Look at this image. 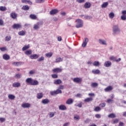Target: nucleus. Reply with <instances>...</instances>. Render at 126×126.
Instances as JSON below:
<instances>
[{
	"mask_svg": "<svg viewBox=\"0 0 126 126\" xmlns=\"http://www.w3.org/2000/svg\"><path fill=\"white\" fill-rule=\"evenodd\" d=\"M94 111H95V112H99V111H101V108L100 107L97 106L94 108Z\"/></svg>",
	"mask_w": 126,
	"mask_h": 126,
	"instance_id": "obj_43",
	"label": "nucleus"
},
{
	"mask_svg": "<svg viewBox=\"0 0 126 126\" xmlns=\"http://www.w3.org/2000/svg\"><path fill=\"white\" fill-rule=\"evenodd\" d=\"M93 101V98L92 97H88L86 99H85L84 101L85 102H92Z\"/></svg>",
	"mask_w": 126,
	"mask_h": 126,
	"instance_id": "obj_27",
	"label": "nucleus"
},
{
	"mask_svg": "<svg viewBox=\"0 0 126 126\" xmlns=\"http://www.w3.org/2000/svg\"><path fill=\"white\" fill-rule=\"evenodd\" d=\"M85 19H92V16H84Z\"/></svg>",
	"mask_w": 126,
	"mask_h": 126,
	"instance_id": "obj_50",
	"label": "nucleus"
},
{
	"mask_svg": "<svg viewBox=\"0 0 126 126\" xmlns=\"http://www.w3.org/2000/svg\"><path fill=\"white\" fill-rule=\"evenodd\" d=\"M53 56V53L50 52L45 54V57L47 58H51Z\"/></svg>",
	"mask_w": 126,
	"mask_h": 126,
	"instance_id": "obj_34",
	"label": "nucleus"
},
{
	"mask_svg": "<svg viewBox=\"0 0 126 126\" xmlns=\"http://www.w3.org/2000/svg\"><path fill=\"white\" fill-rule=\"evenodd\" d=\"M59 13L58 9H53L50 11L49 14H50V15H55V14H57V13Z\"/></svg>",
	"mask_w": 126,
	"mask_h": 126,
	"instance_id": "obj_4",
	"label": "nucleus"
},
{
	"mask_svg": "<svg viewBox=\"0 0 126 126\" xmlns=\"http://www.w3.org/2000/svg\"><path fill=\"white\" fill-rule=\"evenodd\" d=\"M40 23H37V24H35L34 25L33 28L35 29V30H38L39 28H40V27H39V25H40Z\"/></svg>",
	"mask_w": 126,
	"mask_h": 126,
	"instance_id": "obj_26",
	"label": "nucleus"
},
{
	"mask_svg": "<svg viewBox=\"0 0 126 126\" xmlns=\"http://www.w3.org/2000/svg\"><path fill=\"white\" fill-rule=\"evenodd\" d=\"M55 116V113L53 112H51L50 114V118H53Z\"/></svg>",
	"mask_w": 126,
	"mask_h": 126,
	"instance_id": "obj_61",
	"label": "nucleus"
},
{
	"mask_svg": "<svg viewBox=\"0 0 126 126\" xmlns=\"http://www.w3.org/2000/svg\"><path fill=\"white\" fill-rule=\"evenodd\" d=\"M22 2L23 3H27L28 2L29 4H32V2L30 0H22Z\"/></svg>",
	"mask_w": 126,
	"mask_h": 126,
	"instance_id": "obj_23",
	"label": "nucleus"
},
{
	"mask_svg": "<svg viewBox=\"0 0 126 126\" xmlns=\"http://www.w3.org/2000/svg\"><path fill=\"white\" fill-rule=\"evenodd\" d=\"M25 55H31L32 54V50H27L25 52Z\"/></svg>",
	"mask_w": 126,
	"mask_h": 126,
	"instance_id": "obj_37",
	"label": "nucleus"
},
{
	"mask_svg": "<svg viewBox=\"0 0 126 126\" xmlns=\"http://www.w3.org/2000/svg\"><path fill=\"white\" fill-rule=\"evenodd\" d=\"M104 65L105 66V67H110V66L112 65V62L109 61H106L104 63Z\"/></svg>",
	"mask_w": 126,
	"mask_h": 126,
	"instance_id": "obj_7",
	"label": "nucleus"
},
{
	"mask_svg": "<svg viewBox=\"0 0 126 126\" xmlns=\"http://www.w3.org/2000/svg\"><path fill=\"white\" fill-rule=\"evenodd\" d=\"M93 64L94 66H99L100 65V63L99 61H95L93 63Z\"/></svg>",
	"mask_w": 126,
	"mask_h": 126,
	"instance_id": "obj_30",
	"label": "nucleus"
},
{
	"mask_svg": "<svg viewBox=\"0 0 126 126\" xmlns=\"http://www.w3.org/2000/svg\"><path fill=\"white\" fill-rule=\"evenodd\" d=\"M91 87H93V88H95L98 86V83H93L91 85Z\"/></svg>",
	"mask_w": 126,
	"mask_h": 126,
	"instance_id": "obj_32",
	"label": "nucleus"
},
{
	"mask_svg": "<svg viewBox=\"0 0 126 126\" xmlns=\"http://www.w3.org/2000/svg\"><path fill=\"white\" fill-rule=\"evenodd\" d=\"M26 82L30 85H33L34 86L39 85V82L36 80H33L32 78H28L26 80Z\"/></svg>",
	"mask_w": 126,
	"mask_h": 126,
	"instance_id": "obj_1",
	"label": "nucleus"
},
{
	"mask_svg": "<svg viewBox=\"0 0 126 126\" xmlns=\"http://www.w3.org/2000/svg\"><path fill=\"white\" fill-rule=\"evenodd\" d=\"M15 77L16 78H20V77H21V74H17L15 75Z\"/></svg>",
	"mask_w": 126,
	"mask_h": 126,
	"instance_id": "obj_52",
	"label": "nucleus"
},
{
	"mask_svg": "<svg viewBox=\"0 0 126 126\" xmlns=\"http://www.w3.org/2000/svg\"><path fill=\"white\" fill-rule=\"evenodd\" d=\"M73 103V100L71 98H69L66 101V104L67 105H71Z\"/></svg>",
	"mask_w": 126,
	"mask_h": 126,
	"instance_id": "obj_20",
	"label": "nucleus"
},
{
	"mask_svg": "<svg viewBox=\"0 0 126 126\" xmlns=\"http://www.w3.org/2000/svg\"><path fill=\"white\" fill-rule=\"evenodd\" d=\"M59 110H61L62 111H64L66 110V107L63 105H61L59 106Z\"/></svg>",
	"mask_w": 126,
	"mask_h": 126,
	"instance_id": "obj_24",
	"label": "nucleus"
},
{
	"mask_svg": "<svg viewBox=\"0 0 126 126\" xmlns=\"http://www.w3.org/2000/svg\"><path fill=\"white\" fill-rule=\"evenodd\" d=\"M106 106V103H102L99 104V107L101 108H104Z\"/></svg>",
	"mask_w": 126,
	"mask_h": 126,
	"instance_id": "obj_49",
	"label": "nucleus"
},
{
	"mask_svg": "<svg viewBox=\"0 0 126 126\" xmlns=\"http://www.w3.org/2000/svg\"><path fill=\"white\" fill-rule=\"evenodd\" d=\"M22 9L23 10H25V11H27V10H29V9H30V7H29V6L26 5H24Z\"/></svg>",
	"mask_w": 126,
	"mask_h": 126,
	"instance_id": "obj_19",
	"label": "nucleus"
},
{
	"mask_svg": "<svg viewBox=\"0 0 126 126\" xmlns=\"http://www.w3.org/2000/svg\"><path fill=\"white\" fill-rule=\"evenodd\" d=\"M29 74H35V71L32 70L29 72Z\"/></svg>",
	"mask_w": 126,
	"mask_h": 126,
	"instance_id": "obj_60",
	"label": "nucleus"
},
{
	"mask_svg": "<svg viewBox=\"0 0 126 126\" xmlns=\"http://www.w3.org/2000/svg\"><path fill=\"white\" fill-rule=\"evenodd\" d=\"M38 58H39V55L37 54L31 55L30 56V58L32 60H36V59H38Z\"/></svg>",
	"mask_w": 126,
	"mask_h": 126,
	"instance_id": "obj_11",
	"label": "nucleus"
},
{
	"mask_svg": "<svg viewBox=\"0 0 126 126\" xmlns=\"http://www.w3.org/2000/svg\"><path fill=\"white\" fill-rule=\"evenodd\" d=\"M109 17L111 19H113V18L115 17V13H114V12H110L109 14Z\"/></svg>",
	"mask_w": 126,
	"mask_h": 126,
	"instance_id": "obj_31",
	"label": "nucleus"
},
{
	"mask_svg": "<svg viewBox=\"0 0 126 126\" xmlns=\"http://www.w3.org/2000/svg\"><path fill=\"white\" fill-rule=\"evenodd\" d=\"M0 122H1V123H3V122H5V118H0Z\"/></svg>",
	"mask_w": 126,
	"mask_h": 126,
	"instance_id": "obj_53",
	"label": "nucleus"
},
{
	"mask_svg": "<svg viewBox=\"0 0 126 126\" xmlns=\"http://www.w3.org/2000/svg\"><path fill=\"white\" fill-rule=\"evenodd\" d=\"M73 81L75 83H80L82 81V79L78 77L75 78L73 79Z\"/></svg>",
	"mask_w": 126,
	"mask_h": 126,
	"instance_id": "obj_8",
	"label": "nucleus"
},
{
	"mask_svg": "<svg viewBox=\"0 0 126 126\" xmlns=\"http://www.w3.org/2000/svg\"><path fill=\"white\" fill-rule=\"evenodd\" d=\"M12 28L13 29H20V28H22V26H21V25L20 24H14L13 26H12Z\"/></svg>",
	"mask_w": 126,
	"mask_h": 126,
	"instance_id": "obj_5",
	"label": "nucleus"
},
{
	"mask_svg": "<svg viewBox=\"0 0 126 126\" xmlns=\"http://www.w3.org/2000/svg\"><path fill=\"white\" fill-rule=\"evenodd\" d=\"M89 42V39L88 38L86 37L85 38V41H83L82 44V47L83 48H85L86 46L87 45V43Z\"/></svg>",
	"mask_w": 126,
	"mask_h": 126,
	"instance_id": "obj_6",
	"label": "nucleus"
},
{
	"mask_svg": "<svg viewBox=\"0 0 126 126\" xmlns=\"http://www.w3.org/2000/svg\"><path fill=\"white\" fill-rule=\"evenodd\" d=\"M22 107L23 108H30L31 107V104L29 103H25L22 104Z\"/></svg>",
	"mask_w": 126,
	"mask_h": 126,
	"instance_id": "obj_10",
	"label": "nucleus"
},
{
	"mask_svg": "<svg viewBox=\"0 0 126 126\" xmlns=\"http://www.w3.org/2000/svg\"><path fill=\"white\" fill-rule=\"evenodd\" d=\"M122 14H123V15H126V10H123V11H122Z\"/></svg>",
	"mask_w": 126,
	"mask_h": 126,
	"instance_id": "obj_64",
	"label": "nucleus"
},
{
	"mask_svg": "<svg viewBox=\"0 0 126 126\" xmlns=\"http://www.w3.org/2000/svg\"><path fill=\"white\" fill-rule=\"evenodd\" d=\"M8 98L9 99H10V100H14V99H15V96L13 94H9Z\"/></svg>",
	"mask_w": 126,
	"mask_h": 126,
	"instance_id": "obj_36",
	"label": "nucleus"
},
{
	"mask_svg": "<svg viewBox=\"0 0 126 126\" xmlns=\"http://www.w3.org/2000/svg\"><path fill=\"white\" fill-rule=\"evenodd\" d=\"M61 83H62V80L60 79L54 80V84H55L56 85H59V84H61Z\"/></svg>",
	"mask_w": 126,
	"mask_h": 126,
	"instance_id": "obj_15",
	"label": "nucleus"
},
{
	"mask_svg": "<svg viewBox=\"0 0 126 126\" xmlns=\"http://www.w3.org/2000/svg\"><path fill=\"white\" fill-rule=\"evenodd\" d=\"M30 18H31V19H37V16H36V15H33V14L30 15Z\"/></svg>",
	"mask_w": 126,
	"mask_h": 126,
	"instance_id": "obj_39",
	"label": "nucleus"
},
{
	"mask_svg": "<svg viewBox=\"0 0 126 126\" xmlns=\"http://www.w3.org/2000/svg\"><path fill=\"white\" fill-rule=\"evenodd\" d=\"M95 117L96 119H100L101 118V115L97 114L95 115Z\"/></svg>",
	"mask_w": 126,
	"mask_h": 126,
	"instance_id": "obj_56",
	"label": "nucleus"
},
{
	"mask_svg": "<svg viewBox=\"0 0 126 126\" xmlns=\"http://www.w3.org/2000/svg\"><path fill=\"white\" fill-rule=\"evenodd\" d=\"M112 90H113V87L111 86L107 87L104 89L105 92H110V91H112Z\"/></svg>",
	"mask_w": 126,
	"mask_h": 126,
	"instance_id": "obj_13",
	"label": "nucleus"
},
{
	"mask_svg": "<svg viewBox=\"0 0 126 126\" xmlns=\"http://www.w3.org/2000/svg\"><path fill=\"white\" fill-rule=\"evenodd\" d=\"M18 34L20 36H24V35L26 34V32L23 31H21L18 32Z\"/></svg>",
	"mask_w": 126,
	"mask_h": 126,
	"instance_id": "obj_35",
	"label": "nucleus"
},
{
	"mask_svg": "<svg viewBox=\"0 0 126 126\" xmlns=\"http://www.w3.org/2000/svg\"><path fill=\"white\" fill-rule=\"evenodd\" d=\"M77 2L79 3H82L85 1V0H77Z\"/></svg>",
	"mask_w": 126,
	"mask_h": 126,
	"instance_id": "obj_59",
	"label": "nucleus"
},
{
	"mask_svg": "<svg viewBox=\"0 0 126 126\" xmlns=\"http://www.w3.org/2000/svg\"><path fill=\"white\" fill-rule=\"evenodd\" d=\"M43 61H45V57L42 56L41 57L39 58L37 60V62H43Z\"/></svg>",
	"mask_w": 126,
	"mask_h": 126,
	"instance_id": "obj_41",
	"label": "nucleus"
},
{
	"mask_svg": "<svg viewBox=\"0 0 126 126\" xmlns=\"http://www.w3.org/2000/svg\"><path fill=\"white\" fill-rule=\"evenodd\" d=\"M13 87H15L18 88V87H20V83L19 82H15L12 84Z\"/></svg>",
	"mask_w": 126,
	"mask_h": 126,
	"instance_id": "obj_17",
	"label": "nucleus"
},
{
	"mask_svg": "<svg viewBox=\"0 0 126 126\" xmlns=\"http://www.w3.org/2000/svg\"><path fill=\"white\" fill-rule=\"evenodd\" d=\"M117 58L115 57L114 56H111L110 58V61H113L114 62H116Z\"/></svg>",
	"mask_w": 126,
	"mask_h": 126,
	"instance_id": "obj_45",
	"label": "nucleus"
},
{
	"mask_svg": "<svg viewBox=\"0 0 126 126\" xmlns=\"http://www.w3.org/2000/svg\"><path fill=\"white\" fill-rule=\"evenodd\" d=\"M108 4H109V3H108V2H104L101 5L102 8H105L107 7V6H108Z\"/></svg>",
	"mask_w": 126,
	"mask_h": 126,
	"instance_id": "obj_29",
	"label": "nucleus"
},
{
	"mask_svg": "<svg viewBox=\"0 0 126 126\" xmlns=\"http://www.w3.org/2000/svg\"><path fill=\"white\" fill-rule=\"evenodd\" d=\"M52 78H54V79H56V78H58V76L57 74H54L51 75Z\"/></svg>",
	"mask_w": 126,
	"mask_h": 126,
	"instance_id": "obj_46",
	"label": "nucleus"
},
{
	"mask_svg": "<svg viewBox=\"0 0 126 126\" xmlns=\"http://www.w3.org/2000/svg\"><path fill=\"white\" fill-rule=\"evenodd\" d=\"M55 93L56 94V95H57V94H62V90L57 89L56 91H55Z\"/></svg>",
	"mask_w": 126,
	"mask_h": 126,
	"instance_id": "obj_40",
	"label": "nucleus"
},
{
	"mask_svg": "<svg viewBox=\"0 0 126 126\" xmlns=\"http://www.w3.org/2000/svg\"><path fill=\"white\" fill-rule=\"evenodd\" d=\"M10 17L13 19H15V18H16V17H17V14L15 13L12 12L10 14Z\"/></svg>",
	"mask_w": 126,
	"mask_h": 126,
	"instance_id": "obj_22",
	"label": "nucleus"
},
{
	"mask_svg": "<svg viewBox=\"0 0 126 126\" xmlns=\"http://www.w3.org/2000/svg\"><path fill=\"white\" fill-rule=\"evenodd\" d=\"M108 118H110L111 119H114V118H116V115L114 113H111L108 116Z\"/></svg>",
	"mask_w": 126,
	"mask_h": 126,
	"instance_id": "obj_33",
	"label": "nucleus"
},
{
	"mask_svg": "<svg viewBox=\"0 0 126 126\" xmlns=\"http://www.w3.org/2000/svg\"><path fill=\"white\" fill-rule=\"evenodd\" d=\"M112 31H113V35H117V34H119V33L121 32L120 28H119V25H114L112 27Z\"/></svg>",
	"mask_w": 126,
	"mask_h": 126,
	"instance_id": "obj_2",
	"label": "nucleus"
},
{
	"mask_svg": "<svg viewBox=\"0 0 126 126\" xmlns=\"http://www.w3.org/2000/svg\"><path fill=\"white\" fill-rule=\"evenodd\" d=\"M3 60H5V61H8V60L10 59V57L7 54H4L3 55Z\"/></svg>",
	"mask_w": 126,
	"mask_h": 126,
	"instance_id": "obj_16",
	"label": "nucleus"
},
{
	"mask_svg": "<svg viewBox=\"0 0 126 126\" xmlns=\"http://www.w3.org/2000/svg\"><path fill=\"white\" fill-rule=\"evenodd\" d=\"M0 26H3V21L2 19H0Z\"/></svg>",
	"mask_w": 126,
	"mask_h": 126,
	"instance_id": "obj_62",
	"label": "nucleus"
},
{
	"mask_svg": "<svg viewBox=\"0 0 126 126\" xmlns=\"http://www.w3.org/2000/svg\"><path fill=\"white\" fill-rule=\"evenodd\" d=\"M61 62H63V59L62 58L59 57L56 59L55 63H61Z\"/></svg>",
	"mask_w": 126,
	"mask_h": 126,
	"instance_id": "obj_38",
	"label": "nucleus"
},
{
	"mask_svg": "<svg viewBox=\"0 0 126 126\" xmlns=\"http://www.w3.org/2000/svg\"><path fill=\"white\" fill-rule=\"evenodd\" d=\"M64 88V87L63 85H61L59 86V89H63Z\"/></svg>",
	"mask_w": 126,
	"mask_h": 126,
	"instance_id": "obj_63",
	"label": "nucleus"
},
{
	"mask_svg": "<svg viewBox=\"0 0 126 126\" xmlns=\"http://www.w3.org/2000/svg\"><path fill=\"white\" fill-rule=\"evenodd\" d=\"M84 6L85 8H90V7H91V3L89 2H86Z\"/></svg>",
	"mask_w": 126,
	"mask_h": 126,
	"instance_id": "obj_14",
	"label": "nucleus"
},
{
	"mask_svg": "<svg viewBox=\"0 0 126 126\" xmlns=\"http://www.w3.org/2000/svg\"><path fill=\"white\" fill-rule=\"evenodd\" d=\"M5 41H6V42H8L9 41H10V40H11V37L7 36L5 37Z\"/></svg>",
	"mask_w": 126,
	"mask_h": 126,
	"instance_id": "obj_44",
	"label": "nucleus"
},
{
	"mask_svg": "<svg viewBox=\"0 0 126 126\" xmlns=\"http://www.w3.org/2000/svg\"><path fill=\"white\" fill-rule=\"evenodd\" d=\"M50 94L51 95V96H55V95H57L55 91L50 92Z\"/></svg>",
	"mask_w": 126,
	"mask_h": 126,
	"instance_id": "obj_47",
	"label": "nucleus"
},
{
	"mask_svg": "<svg viewBox=\"0 0 126 126\" xmlns=\"http://www.w3.org/2000/svg\"><path fill=\"white\" fill-rule=\"evenodd\" d=\"M98 43L99 44H101V45H104L105 46H107V42L105 40H104L103 39H99Z\"/></svg>",
	"mask_w": 126,
	"mask_h": 126,
	"instance_id": "obj_12",
	"label": "nucleus"
},
{
	"mask_svg": "<svg viewBox=\"0 0 126 126\" xmlns=\"http://www.w3.org/2000/svg\"><path fill=\"white\" fill-rule=\"evenodd\" d=\"M121 19L122 20H126V15H123L121 16Z\"/></svg>",
	"mask_w": 126,
	"mask_h": 126,
	"instance_id": "obj_51",
	"label": "nucleus"
},
{
	"mask_svg": "<svg viewBox=\"0 0 126 126\" xmlns=\"http://www.w3.org/2000/svg\"><path fill=\"white\" fill-rule=\"evenodd\" d=\"M43 94L42 93H40L36 94V97L37 99H42V98H43Z\"/></svg>",
	"mask_w": 126,
	"mask_h": 126,
	"instance_id": "obj_18",
	"label": "nucleus"
},
{
	"mask_svg": "<svg viewBox=\"0 0 126 126\" xmlns=\"http://www.w3.org/2000/svg\"><path fill=\"white\" fill-rule=\"evenodd\" d=\"M6 9V7L2 6H0V10L1 11H5Z\"/></svg>",
	"mask_w": 126,
	"mask_h": 126,
	"instance_id": "obj_42",
	"label": "nucleus"
},
{
	"mask_svg": "<svg viewBox=\"0 0 126 126\" xmlns=\"http://www.w3.org/2000/svg\"><path fill=\"white\" fill-rule=\"evenodd\" d=\"M49 103H50V100H49V99L45 98V99H42L41 101V103L43 104V105H47Z\"/></svg>",
	"mask_w": 126,
	"mask_h": 126,
	"instance_id": "obj_9",
	"label": "nucleus"
},
{
	"mask_svg": "<svg viewBox=\"0 0 126 126\" xmlns=\"http://www.w3.org/2000/svg\"><path fill=\"white\" fill-rule=\"evenodd\" d=\"M30 48V44H28V45H25L23 48L22 51H26V50H28Z\"/></svg>",
	"mask_w": 126,
	"mask_h": 126,
	"instance_id": "obj_25",
	"label": "nucleus"
},
{
	"mask_svg": "<svg viewBox=\"0 0 126 126\" xmlns=\"http://www.w3.org/2000/svg\"><path fill=\"white\" fill-rule=\"evenodd\" d=\"M35 1L37 3H41L42 2H44L45 0H35Z\"/></svg>",
	"mask_w": 126,
	"mask_h": 126,
	"instance_id": "obj_48",
	"label": "nucleus"
},
{
	"mask_svg": "<svg viewBox=\"0 0 126 126\" xmlns=\"http://www.w3.org/2000/svg\"><path fill=\"white\" fill-rule=\"evenodd\" d=\"M74 119L76 121H78L80 119V118L79 117V116H76L74 117Z\"/></svg>",
	"mask_w": 126,
	"mask_h": 126,
	"instance_id": "obj_55",
	"label": "nucleus"
},
{
	"mask_svg": "<svg viewBox=\"0 0 126 126\" xmlns=\"http://www.w3.org/2000/svg\"><path fill=\"white\" fill-rule=\"evenodd\" d=\"M0 50L2 52H4V51H6V47H1V48H0Z\"/></svg>",
	"mask_w": 126,
	"mask_h": 126,
	"instance_id": "obj_54",
	"label": "nucleus"
},
{
	"mask_svg": "<svg viewBox=\"0 0 126 126\" xmlns=\"http://www.w3.org/2000/svg\"><path fill=\"white\" fill-rule=\"evenodd\" d=\"M62 69L60 68H56L53 70V72L58 73V72H62Z\"/></svg>",
	"mask_w": 126,
	"mask_h": 126,
	"instance_id": "obj_21",
	"label": "nucleus"
},
{
	"mask_svg": "<svg viewBox=\"0 0 126 126\" xmlns=\"http://www.w3.org/2000/svg\"><path fill=\"white\" fill-rule=\"evenodd\" d=\"M113 102H114V100L113 99H107V103H113Z\"/></svg>",
	"mask_w": 126,
	"mask_h": 126,
	"instance_id": "obj_58",
	"label": "nucleus"
},
{
	"mask_svg": "<svg viewBox=\"0 0 126 126\" xmlns=\"http://www.w3.org/2000/svg\"><path fill=\"white\" fill-rule=\"evenodd\" d=\"M22 64H24V62H17V66L21 65Z\"/></svg>",
	"mask_w": 126,
	"mask_h": 126,
	"instance_id": "obj_57",
	"label": "nucleus"
},
{
	"mask_svg": "<svg viewBox=\"0 0 126 126\" xmlns=\"http://www.w3.org/2000/svg\"><path fill=\"white\" fill-rule=\"evenodd\" d=\"M76 22H77V24L76 25V28H81V27H83V21L81 19H77L76 20Z\"/></svg>",
	"mask_w": 126,
	"mask_h": 126,
	"instance_id": "obj_3",
	"label": "nucleus"
},
{
	"mask_svg": "<svg viewBox=\"0 0 126 126\" xmlns=\"http://www.w3.org/2000/svg\"><path fill=\"white\" fill-rule=\"evenodd\" d=\"M92 72L94 74H99L100 73V70L99 69L93 70Z\"/></svg>",
	"mask_w": 126,
	"mask_h": 126,
	"instance_id": "obj_28",
	"label": "nucleus"
}]
</instances>
